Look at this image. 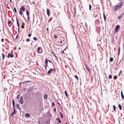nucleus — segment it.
Wrapping results in <instances>:
<instances>
[{
  "mask_svg": "<svg viewBox=\"0 0 124 124\" xmlns=\"http://www.w3.org/2000/svg\"><path fill=\"white\" fill-rule=\"evenodd\" d=\"M14 10L15 12V13H17V10H16V8L15 7L14 8Z\"/></svg>",
  "mask_w": 124,
  "mask_h": 124,
  "instance_id": "nucleus-33",
  "label": "nucleus"
},
{
  "mask_svg": "<svg viewBox=\"0 0 124 124\" xmlns=\"http://www.w3.org/2000/svg\"><path fill=\"white\" fill-rule=\"evenodd\" d=\"M116 5L118 7V8H119L120 9V8H121V7H120V6H119V5H118V4H117V5Z\"/></svg>",
  "mask_w": 124,
  "mask_h": 124,
  "instance_id": "nucleus-49",
  "label": "nucleus"
},
{
  "mask_svg": "<svg viewBox=\"0 0 124 124\" xmlns=\"http://www.w3.org/2000/svg\"><path fill=\"white\" fill-rule=\"evenodd\" d=\"M89 10H91V8H92V6H91V5H89Z\"/></svg>",
  "mask_w": 124,
  "mask_h": 124,
  "instance_id": "nucleus-35",
  "label": "nucleus"
},
{
  "mask_svg": "<svg viewBox=\"0 0 124 124\" xmlns=\"http://www.w3.org/2000/svg\"><path fill=\"white\" fill-rule=\"evenodd\" d=\"M54 37L55 38H57V37L56 35H54Z\"/></svg>",
  "mask_w": 124,
  "mask_h": 124,
  "instance_id": "nucleus-36",
  "label": "nucleus"
},
{
  "mask_svg": "<svg viewBox=\"0 0 124 124\" xmlns=\"http://www.w3.org/2000/svg\"><path fill=\"white\" fill-rule=\"evenodd\" d=\"M33 39L35 41H36L37 40V38L35 37H34L33 38Z\"/></svg>",
  "mask_w": 124,
  "mask_h": 124,
  "instance_id": "nucleus-27",
  "label": "nucleus"
},
{
  "mask_svg": "<svg viewBox=\"0 0 124 124\" xmlns=\"http://www.w3.org/2000/svg\"><path fill=\"white\" fill-rule=\"evenodd\" d=\"M31 33H29L28 35V36L29 37H31Z\"/></svg>",
  "mask_w": 124,
  "mask_h": 124,
  "instance_id": "nucleus-37",
  "label": "nucleus"
},
{
  "mask_svg": "<svg viewBox=\"0 0 124 124\" xmlns=\"http://www.w3.org/2000/svg\"><path fill=\"white\" fill-rule=\"evenodd\" d=\"M37 52L39 53H41L43 52L42 49L41 47H39L37 49Z\"/></svg>",
  "mask_w": 124,
  "mask_h": 124,
  "instance_id": "nucleus-3",
  "label": "nucleus"
},
{
  "mask_svg": "<svg viewBox=\"0 0 124 124\" xmlns=\"http://www.w3.org/2000/svg\"><path fill=\"white\" fill-rule=\"evenodd\" d=\"M23 25H24L25 24V23H23Z\"/></svg>",
  "mask_w": 124,
  "mask_h": 124,
  "instance_id": "nucleus-64",
  "label": "nucleus"
},
{
  "mask_svg": "<svg viewBox=\"0 0 124 124\" xmlns=\"http://www.w3.org/2000/svg\"><path fill=\"white\" fill-rule=\"evenodd\" d=\"M48 61L49 62L52 63V64H53V63L50 60H48Z\"/></svg>",
  "mask_w": 124,
  "mask_h": 124,
  "instance_id": "nucleus-48",
  "label": "nucleus"
},
{
  "mask_svg": "<svg viewBox=\"0 0 124 124\" xmlns=\"http://www.w3.org/2000/svg\"><path fill=\"white\" fill-rule=\"evenodd\" d=\"M109 79H111L112 78V76L111 75H109Z\"/></svg>",
  "mask_w": 124,
  "mask_h": 124,
  "instance_id": "nucleus-34",
  "label": "nucleus"
},
{
  "mask_svg": "<svg viewBox=\"0 0 124 124\" xmlns=\"http://www.w3.org/2000/svg\"><path fill=\"white\" fill-rule=\"evenodd\" d=\"M18 34H17L16 37L15 39H18Z\"/></svg>",
  "mask_w": 124,
  "mask_h": 124,
  "instance_id": "nucleus-42",
  "label": "nucleus"
},
{
  "mask_svg": "<svg viewBox=\"0 0 124 124\" xmlns=\"http://www.w3.org/2000/svg\"><path fill=\"white\" fill-rule=\"evenodd\" d=\"M62 43V41H61L60 42V43Z\"/></svg>",
  "mask_w": 124,
  "mask_h": 124,
  "instance_id": "nucleus-61",
  "label": "nucleus"
},
{
  "mask_svg": "<svg viewBox=\"0 0 124 124\" xmlns=\"http://www.w3.org/2000/svg\"><path fill=\"white\" fill-rule=\"evenodd\" d=\"M31 82V81H29V80L26 81H25L24 82V83H25L26 82Z\"/></svg>",
  "mask_w": 124,
  "mask_h": 124,
  "instance_id": "nucleus-38",
  "label": "nucleus"
},
{
  "mask_svg": "<svg viewBox=\"0 0 124 124\" xmlns=\"http://www.w3.org/2000/svg\"><path fill=\"white\" fill-rule=\"evenodd\" d=\"M55 105V104L54 102H53L52 104V107H53Z\"/></svg>",
  "mask_w": 124,
  "mask_h": 124,
  "instance_id": "nucleus-32",
  "label": "nucleus"
},
{
  "mask_svg": "<svg viewBox=\"0 0 124 124\" xmlns=\"http://www.w3.org/2000/svg\"><path fill=\"white\" fill-rule=\"evenodd\" d=\"M47 13L48 16H49L50 15V11L49 9L48 8L47 9Z\"/></svg>",
  "mask_w": 124,
  "mask_h": 124,
  "instance_id": "nucleus-11",
  "label": "nucleus"
},
{
  "mask_svg": "<svg viewBox=\"0 0 124 124\" xmlns=\"http://www.w3.org/2000/svg\"><path fill=\"white\" fill-rule=\"evenodd\" d=\"M23 17L24 18L25 20V21H26L27 20H26V19L25 18V17L24 16V15H23Z\"/></svg>",
  "mask_w": 124,
  "mask_h": 124,
  "instance_id": "nucleus-51",
  "label": "nucleus"
},
{
  "mask_svg": "<svg viewBox=\"0 0 124 124\" xmlns=\"http://www.w3.org/2000/svg\"><path fill=\"white\" fill-rule=\"evenodd\" d=\"M9 0L10 2H11L12 3V1L11 0Z\"/></svg>",
  "mask_w": 124,
  "mask_h": 124,
  "instance_id": "nucleus-62",
  "label": "nucleus"
},
{
  "mask_svg": "<svg viewBox=\"0 0 124 124\" xmlns=\"http://www.w3.org/2000/svg\"><path fill=\"white\" fill-rule=\"evenodd\" d=\"M28 16V17L27 18V19L28 21H29V18H30L29 16Z\"/></svg>",
  "mask_w": 124,
  "mask_h": 124,
  "instance_id": "nucleus-46",
  "label": "nucleus"
},
{
  "mask_svg": "<svg viewBox=\"0 0 124 124\" xmlns=\"http://www.w3.org/2000/svg\"><path fill=\"white\" fill-rule=\"evenodd\" d=\"M53 71H54L55 72L56 71V70L55 69H53Z\"/></svg>",
  "mask_w": 124,
  "mask_h": 124,
  "instance_id": "nucleus-59",
  "label": "nucleus"
},
{
  "mask_svg": "<svg viewBox=\"0 0 124 124\" xmlns=\"http://www.w3.org/2000/svg\"><path fill=\"white\" fill-rule=\"evenodd\" d=\"M16 20L17 23L19 22H18V19L17 18H16Z\"/></svg>",
  "mask_w": 124,
  "mask_h": 124,
  "instance_id": "nucleus-56",
  "label": "nucleus"
},
{
  "mask_svg": "<svg viewBox=\"0 0 124 124\" xmlns=\"http://www.w3.org/2000/svg\"><path fill=\"white\" fill-rule=\"evenodd\" d=\"M2 60H3L5 58V55H4V54L3 53H2Z\"/></svg>",
  "mask_w": 124,
  "mask_h": 124,
  "instance_id": "nucleus-24",
  "label": "nucleus"
},
{
  "mask_svg": "<svg viewBox=\"0 0 124 124\" xmlns=\"http://www.w3.org/2000/svg\"><path fill=\"white\" fill-rule=\"evenodd\" d=\"M54 57H55L56 58V59H57V56L55 55H54Z\"/></svg>",
  "mask_w": 124,
  "mask_h": 124,
  "instance_id": "nucleus-52",
  "label": "nucleus"
},
{
  "mask_svg": "<svg viewBox=\"0 0 124 124\" xmlns=\"http://www.w3.org/2000/svg\"><path fill=\"white\" fill-rule=\"evenodd\" d=\"M25 116L27 118H29L30 116V115L28 113H26L25 115Z\"/></svg>",
  "mask_w": 124,
  "mask_h": 124,
  "instance_id": "nucleus-7",
  "label": "nucleus"
},
{
  "mask_svg": "<svg viewBox=\"0 0 124 124\" xmlns=\"http://www.w3.org/2000/svg\"><path fill=\"white\" fill-rule=\"evenodd\" d=\"M11 22V21H8V24H10V23Z\"/></svg>",
  "mask_w": 124,
  "mask_h": 124,
  "instance_id": "nucleus-41",
  "label": "nucleus"
},
{
  "mask_svg": "<svg viewBox=\"0 0 124 124\" xmlns=\"http://www.w3.org/2000/svg\"><path fill=\"white\" fill-rule=\"evenodd\" d=\"M74 77H75V78L76 79H77L78 80V77L77 76V75H75V76H74Z\"/></svg>",
  "mask_w": 124,
  "mask_h": 124,
  "instance_id": "nucleus-28",
  "label": "nucleus"
},
{
  "mask_svg": "<svg viewBox=\"0 0 124 124\" xmlns=\"http://www.w3.org/2000/svg\"><path fill=\"white\" fill-rule=\"evenodd\" d=\"M48 62V59H46L45 60V65H47V63Z\"/></svg>",
  "mask_w": 124,
  "mask_h": 124,
  "instance_id": "nucleus-19",
  "label": "nucleus"
},
{
  "mask_svg": "<svg viewBox=\"0 0 124 124\" xmlns=\"http://www.w3.org/2000/svg\"><path fill=\"white\" fill-rule=\"evenodd\" d=\"M65 93L67 97L68 98V96L67 92L66 91H65Z\"/></svg>",
  "mask_w": 124,
  "mask_h": 124,
  "instance_id": "nucleus-25",
  "label": "nucleus"
},
{
  "mask_svg": "<svg viewBox=\"0 0 124 124\" xmlns=\"http://www.w3.org/2000/svg\"><path fill=\"white\" fill-rule=\"evenodd\" d=\"M85 67L86 69L89 72H90V70L89 68L87 66H85Z\"/></svg>",
  "mask_w": 124,
  "mask_h": 124,
  "instance_id": "nucleus-15",
  "label": "nucleus"
},
{
  "mask_svg": "<svg viewBox=\"0 0 124 124\" xmlns=\"http://www.w3.org/2000/svg\"><path fill=\"white\" fill-rule=\"evenodd\" d=\"M122 72V71L121 70L120 71V72L118 74V76H120V74Z\"/></svg>",
  "mask_w": 124,
  "mask_h": 124,
  "instance_id": "nucleus-40",
  "label": "nucleus"
},
{
  "mask_svg": "<svg viewBox=\"0 0 124 124\" xmlns=\"http://www.w3.org/2000/svg\"><path fill=\"white\" fill-rule=\"evenodd\" d=\"M26 15H27V16H29L30 13H29V12L27 10H26Z\"/></svg>",
  "mask_w": 124,
  "mask_h": 124,
  "instance_id": "nucleus-17",
  "label": "nucleus"
},
{
  "mask_svg": "<svg viewBox=\"0 0 124 124\" xmlns=\"http://www.w3.org/2000/svg\"><path fill=\"white\" fill-rule=\"evenodd\" d=\"M30 41V39H26V41L27 42H29Z\"/></svg>",
  "mask_w": 124,
  "mask_h": 124,
  "instance_id": "nucleus-30",
  "label": "nucleus"
},
{
  "mask_svg": "<svg viewBox=\"0 0 124 124\" xmlns=\"http://www.w3.org/2000/svg\"><path fill=\"white\" fill-rule=\"evenodd\" d=\"M16 108L17 109L19 110L20 111L21 110V108L20 107V105L18 104H16Z\"/></svg>",
  "mask_w": 124,
  "mask_h": 124,
  "instance_id": "nucleus-5",
  "label": "nucleus"
},
{
  "mask_svg": "<svg viewBox=\"0 0 124 124\" xmlns=\"http://www.w3.org/2000/svg\"><path fill=\"white\" fill-rule=\"evenodd\" d=\"M118 69V68L117 67V66L116 65L115 67V69H116V70H117V69Z\"/></svg>",
  "mask_w": 124,
  "mask_h": 124,
  "instance_id": "nucleus-43",
  "label": "nucleus"
},
{
  "mask_svg": "<svg viewBox=\"0 0 124 124\" xmlns=\"http://www.w3.org/2000/svg\"><path fill=\"white\" fill-rule=\"evenodd\" d=\"M17 23V25L18 27V33H19V22Z\"/></svg>",
  "mask_w": 124,
  "mask_h": 124,
  "instance_id": "nucleus-20",
  "label": "nucleus"
},
{
  "mask_svg": "<svg viewBox=\"0 0 124 124\" xmlns=\"http://www.w3.org/2000/svg\"><path fill=\"white\" fill-rule=\"evenodd\" d=\"M103 17H104V21H105L106 22V16H105V15L103 13Z\"/></svg>",
  "mask_w": 124,
  "mask_h": 124,
  "instance_id": "nucleus-22",
  "label": "nucleus"
},
{
  "mask_svg": "<svg viewBox=\"0 0 124 124\" xmlns=\"http://www.w3.org/2000/svg\"><path fill=\"white\" fill-rule=\"evenodd\" d=\"M113 108L114 109V111H116V107L115 105H114L113 106Z\"/></svg>",
  "mask_w": 124,
  "mask_h": 124,
  "instance_id": "nucleus-26",
  "label": "nucleus"
},
{
  "mask_svg": "<svg viewBox=\"0 0 124 124\" xmlns=\"http://www.w3.org/2000/svg\"><path fill=\"white\" fill-rule=\"evenodd\" d=\"M54 112H56V110L55 109V108H54Z\"/></svg>",
  "mask_w": 124,
  "mask_h": 124,
  "instance_id": "nucleus-53",
  "label": "nucleus"
},
{
  "mask_svg": "<svg viewBox=\"0 0 124 124\" xmlns=\"http://www.w3.org/2000/svg\"><path fill=\"white\" fill-rule=\"evenodd\" d=\"M119 9H120V8L118 7L117 5L115 6L114 7V9L115 10H117Z\"/></svg>",
  "mask_w": 124,
  "mask_h": 124,
  "instance_id": "nucleus-9",
  "label": "nucleus"
},
{
  "mask_svg": "<svg viewBox=\"0 0 124 124\" xmlns=\"http://www.w3.org/2000/svg\"><path fill=\"white\" fill-rule=\"evenodd\" d=\"M20 94L18 95L16 97V98L17 99H19L20 97Z\"/></svg>",
  "mask_w": 124,
  "mask_h": 124,
  "instance_id": "nucleus-18",
  "label": "nucleus"
},
{
  "mask_svg": "<svg viewBox=\"0 0 124 124\" xmlns=\"http://www.w3.org/2000/svg\"><path fill=\"white\" fill-rule=\"evenodd\" d=\"M14 113V111L13 112H12V114H11V115L12 116H13V114Z\"/></svg>",
  "mask_w": 124,
  "mask_h": 124,
  "instance_id": "nucleus-54",
  "label": "nucleus"
},
{
  "mask_svg": "<svg viewBox=\"0 0 124 124\" xmlns=\"http://www.w3.org/2000/svg\"><path fill=\"white\" fill-rule=\"evenodd\" d=\"M108 80V79L107 78H106L105 79V82H106Z\"/></svg>",
  "mask_w": 124,
  "mask_h": 124,
  "instance_id": "nucleus-55",
  "label": "nucleus"
},
{
  "mask_svg": "<svg viewBox=\"0 0 124 124\" xmlns=\"http://www.w3.org/2000/svg\"><path fill=\"white\" fill-rule=\"evenodd\" d=\"M56 120L58 121H59L60 120L59 118H57L56 119Z\"/></svg>",
  "mask_w": 124,
  "mask_h": 124,
  "instance_id": "nucleus-45",
  "label": "nucleus"
},
{
  "mask_svg": "<svg viewBox=\"0 0 124 124\" xmlns=\"http://www.w3.org/2000/svg\"><path fill=\"white\" fill-rule=\"evenodd\" d=\"M21 28H24V26L23 25H22L21 26Z\"/></svg>",
  "mask_w": 124,
  "mask_h": 124,
  "instance_id": "nucleus-50",
  "label": "nucleus"
},
{
  "mask_svg": "<svg viewBox=\"0 0 124 124\" xmlns=\"http://www.w3.org/2000/svg\"><path fill=\"white\" fill-rule=\"evenodd\" d=\"M59 123L61 124V121L60 120L59 121H58Z\"/></svg>",
  "mask_w": 124,
  "mask_h": 124,
  "instance_id": "nucleus-57",
  "label": "nucleus"
},
{
  "mask_svg": "<svg viewBox=\"0 0 124 124\" xmlns=\"http://www.w3.org/2000/svg\"><path fill=\"white\" fill-rule=\"evenodd\" d=\"M124 14V13H122L118 17V18L119 19H121V18L122 17H123Z\"/></svg>",
  "mask_w": 124,
  "mask_h": 124,
  "instance_id": "nucleus-10",
  "label": "nucleus"
},
{
  "mask_svg": "<svg viewBox=\"0 0 124 124\" xmlns=\"http://www.w3.org/2000/svg\"><path fill=\"white\" fill-rule=\"evenodd\" d=\"M118 5L120 6V7H121L123 6V2H120L118 4Z\"/></svg>",
  "mask_w": 124,
  "mask_h": 124,
  "instance_id": "nucleus-14",
  "label": "nucleus"
},
{
  "mask_svg": "<svg viewBox=\"0 0 124 124\" xmlns=\"http://www.w3.org/2000/svg\"><path fill=\"white\" fill-rule=\"evenodd\" d=\"M113 59L112 57H110V61L111 62H112L113 61Z\"/></svg>",
  "mask_w": 124,
  "mask_h": 124,
  "instance_id": "nucleus-23",
  "label": "nucleus"
},
{
  "mask_svg": "<svg viewBox=\"0 0 124 124\" xmlns=\"http://www.w3.org/2000/svg\"><path fill=\"white\" fill-rule=\"evenodd\" d=\"M57 104L58 105H60V106H61L60 104V103L59 102H57Z\"/></svg>",
  "mask_w": 124,
  "mask_h": 124,
  "instance_id": "nucleus-58",
  "label": "nucleus"
},
{
  "mask_svg": "<svg viewBox=\"0 0 124 124\" xmlns=\"http://www.w3.org/2000/svg\"><path fill=\"white\" fill-rule=\"evenodd\" d=\"M60 115L61 116V117L62 118L63 117V116L62 115V113L61 112H60Z\"/></svg>",
  "mask_w": 124,
  "mask_h": 124,
  "instance_id": "nucleus-29",
  "label": "nucleus"
},
{
  "mask_svg": "<svg viewBox=\"0 0 124 124\" xmlns=\"http://www.w3.org/2000/svg\"><path fill=\"white\" fill-rule=\"evenodd\" d=\"M13 57V55L12 54L10 53L8 54L7 56V57L8 58H9L10 57L11 58H12Z\"/></svg>",
  "mask_w": 124,
  "mask_h": 124,
  "instance_id": "nucleus-8",
  "label": "nucleus"
},
{
  "mask_svg": "<svg viewBox=\"0 0 124 124\" xmlns=\"http://www.w3.org/2000/svg\"><path fill=\"white\" fill-rule=\"evenodd\" d=\"M121 96L123 100H124V96L123 93V92L122 90L121 92Z\"/></svg>",
  "mask_w": 124,
  "mask_h": 124,
  "instance_id": "nucleus-13",
  "label": "nucleus"
},
{
  "mask_svg": "<svg viewBox=\"0 0 124 124\" xmlns=\"http://www.w3.org/2000/svg\"><path fill=\"white\" fill-rule=\"evenodd\" d=\"M4 39H3V38H2L1 39V41L2 42H3L4 41Z\"/></svg>",
  "mask_w": 124,
  "mask_h": 124,
  "instance_id": "nucleus-47",
  "label": "nucleus"
},
{
  "mask_svg": "<svg viewBox=\"0 0 124 124\" xmlns=\"http://www.w3.org/2000/svg\"><path fill=\"white\" fill-rule=\"evenodd\" d=\"M12 105L13 106V110L14 111V114H15V113L16 112V111L15 110V101L14 100H13L12 101Z\"/></svg>",
  "mask_w": 124,
  "mask_h": 124,
  "instance_id": "nucleus-4",
  "label": "nucleus"
},
{
  "mask_svg": "<svg viewBox=\"0 0 124 124\" xmlns=\"http://www.w3.org/2000/svg\"><path fill=\"white\" fill-rule=\"evenodd\" d=\"M117 78V76H115L114 78H113L114 79H116Z\"/></svg>",
  "mask_w": 124,
  "mask_h": 124,
  "instance_id": "nucleus-31",
  "label": "nucleus"
},
{
  "mask_svg": "<svg viewBox=\"0 0 124 124\" xmlns=\"http://www.w3.org/2000/svg\"><path fill=\"white\" fill-rule=\"evenodd\" d=\"M85 26H86V27H87V24L86 23H85Z\"/></svg>",
  "mask_w": 124,
  "mask_h": 124,
  "instance_id": "nucleus-60",
  "label": "nucleus"
},
{
  "mask_svg": "<svg viewBox=\"0 0 124 124\" xmlns=\"http://www.w3.org/2000/svg\"><path fill=\"white\" fill-rule=\"evenodd\" d=\"M120 47H119V49H118V55H119V53H120Z\"/></svg>",
  "mask_w": 124,
  "mask_h": 124,
  "instance_id": "nucleus-39",
  "label": "nucleus"
},
{
  "mask_svg": "<svg viewBox=\"0 0 124 124\" xmlns=\"http://www.w3.org/2000/svg\"><path fill=\"white\" fill-rule=\"evenodd\" d=\"M47 94H45L44 96V98L45 99H46L47 98Z\"/></svg>",
  "mask_w": 124,
  "mask_h": 124,
  "instance_id": "nucleus-16",
  "label": "nucleus"
},
{
  "mask_svg": "<svg viewBox=\"0 0 124 124\" xmlns=\"http://www.w3.org/2000/svg\"><path fill=\"white\" fill-rule=\"evenodd\" d=\"M61 52H62V53H64V51H61Z\"/></svg>",
  "mask_w": 124,
  "mask_h": 124,
  "instance_id": "nucleus-63",
  "label": "nucleus"
},
{
  "mask_svg": "<svg viewBox=\"0 0 124 124\" xmlns=\"http://www.w3.org/2000/svg\"><path fill=\"white\" fill-rule=\"evenodd\" d=\"M20 103L21 104H22L23 103V98L22 96H21L20 97Z\"/></svg>",
  "mask_w": 124,
  "mask_h": 124,
  "instance_id": "nucleus-6",
  "label": "nucleus"
},
{
  "mask_svg": "<svg viewBox=\"0 0 124 124\" xmlns=\"http://www.w3.org/2000/svg\"><path fill=\"white\" fill-rule=\"evenodd\" d=\"M118 107L119 108V109L120 110H121L122 109V106L120 104H119L118 105Z\"/></svg>",
  "mask_w": 124,
  "mask_h": 124,
  "instance_id": "nucleus-21",
  "label": "nucleus"
},
{
  "mask_svg": "<svg viewBox=\"0 0 124 124\" xmlns=\"http://www.w3.org/2000/svg\"><path fill=\"white\" fill-rule=\"evenodd\" d=\"M47 65H45L44 66L45 67V69L46 70L47 69Z\"/></svg>",
  "mask_w": 124,
  "mask_h": 124,
  "instance_id": "nucleus-44",
  "label": "nucleus"
},
{
  "mask_svg": "<svg viewBox=\"0 0 124 124\" xmlns=\"http://www.w3.org/2000/svg\"><path fill=\"white\" fill-rule=\"evenodd\" d=\"M25 10V9L24 7L23 6L20 8L19 14L21 16L23 14V11L24 12Z\"/></svg>",
  "mask_w": 124,
  "mask_h": 124,
  "instance_id": "nucleus-1",
  "label": "nucleus"
},
{
  "mask_svg": "<svg viewBox=\"0 0 124 124\" xmlns=\"http://www.w3.org/2000/svg\"><path fill=\"white\" fill-rule=\"evenodd\" d=\"M120 26L119 25H117L115 29V31L114 32V33L115 34L116 32H117L120 29Z\"/></svg>",
  "mask_w": 124,
  "mask_h": 124,
  "instance_id": "nucleus-2",
  "label": "nucleus"
},
{
  "mask_svg": "<svg viewBox=\"0 0 124 124\" xmlns=\"http://www.w3.org/2000/svg\"><path fill=\"white\" fill-rule=\"evenodd\" d=\"M53 70V69H50L48 71L47 73L48 74H49L50 73L52 72Z\"/></svg>",
  "mask_w": 124,
  "mask_h": 124,
  "instance_id": "nucleus-12",
  "label": "nucleus"
}]
</instances>
